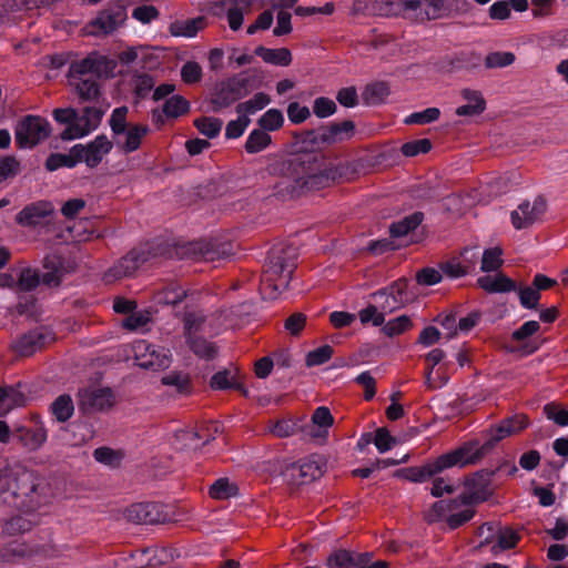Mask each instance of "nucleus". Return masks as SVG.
<instances>
[{
	"label": "nucleus",
	"mask_w": 568,
	"mask_h": 568,
	"mask_svg": "<svg viewBox=\"0 0 568 568\" xmlns=\"http://www.w3.org/2000/svg\"><path fill=\"white\" fill-rule=\"evenodd\" d=\"M483 448L477 443H467L422 466L404 469L403 476L409 481L424 483L446 469L476 463L483 456Z\"/></svg>",
	"instance_id": "obj_1"
},
{
	"label": "nucleus",
	"mask_w": 568,
	"mask_h": 568,
	"mask_svg": "<svg viewBox=\"0 0 568 568\" xmlns=\"http://www.w3.org/2000/svg\"><path fill=\"white\" fill-rule=\"evenodd\" d=\"M293 247H273L267 266L261 280V293L264 298L275 300L287 288L295 267Z\"/></svg>",
	"instance_id": "obj_2"
},
{
	"label": "nucleus",
	"mask_w": 568,
	"mask_h": 568,
	"mask_svg": "<svg viewBox=\"0 0 568 568\" xmlns=\"http://www.w3.org/2000/svg\"><path fill=\"white\" fill-rule=\"evenodd\" d=\"M272 174H283L282 184L287 193L298 194L323 186L328 181L327 174H304V168L295 160H276L268 166Z\"/></svg>",
	"instance_id": "obj_3"
},
{
	"label": "nucleus",
	"mask_w": 568,
	"mask_h": 568,
	"mask_svg": "<svg viewBox=\"0 0 568 568\" xmlns=\"http://www.w3.org/2000/svg\"><path fill=\"white\" fill-rule=\"evenodd\" d=\"M44 271L41 275L37 271L26 268L21 271L17 287L21 292H29L36 288L40 281L49 286H55L60 283L62 275L64 274V267L62 266L59 256H48L43 264Z\"/></svg>",
	"instance_id": "obj_4"
},
{
	"label": "nucleus",
	"mask_w": 568,
	"mask_h": 568,
	"mask_svg": "<svg viewBox=\"0 0 568 568\" xmlns=\"http://www.w3.org/2000/svg\"><path fill=\"white\" fill-rule=\"evenodd\" d=\"M51 132L49 122L37 115H27L18 122L16 142L22 149H30L47 139Z\"/></svg>",
	"instance_id": "obj_5"
},
{
	"label": "nucleus",
	"mask_w": 568,
	"mask_h": 568,
	"mask_svg": "<svg viewBox=\"0 0 568 568\" xmlns=\"http://www.w3.org/2000/svg\"><path fill=\"white\" fill-rule=\"evenodd\" d=\"M493 471L479 470L467 477L464 481V491L459 497L462 505H471L485 501L493 493Z\"/></svg>",
	"instance_id": "obj_6"
},
{
	"label": "nucleus",
	"mask_w": 568,
	"mask_h": 568,
	"mask_svg": "<svg viewBox=\"0 0 568 568\" xmlns=\"http://www.w3.org/2000/svg\"><path fill=\"white\" fill-rule=\"evenodd\" d=\"M132 352L136 365L142 368L164 369L171 364L169 351L156 348L146 341H136L132 344Z\"/></svg>",
	"instance_id": "obj_7"
},
{
	"label": "nucleus",
	"mask_w": 568,
	"mask_h": 568,
	"mask_svg": "<svg viewBox=\"0 0 568 568\" xmlns=\"http://www.w3.org/2000/svg\"><path fill=\"white\" fill-rule=\"evenodd\" d=\"M103 114L104 111L95 106H87L82 115L77 114V120L62 131V140L71 141L90 134L100 125Z\"/></svg>",
	"instance_id": "obj_8"
},
{
	"label": "nucleus",
	"mask_w": 568,
	"mask_h": 568,
	"mask_svg": "<svg viewBox=\"0 0 568 568\" xmlns=\"http://www.w3.org/2000/svg\"><path fill=\"white\" fill-rule=\"evenodd\" d=\"M546 210V201L541 197H537L532 202L525 201L511 211V224L516 230L529 227L541 219Z\"/></svg>",
	"instance_id": "obj_9"
},
{
	"label": "nucleus",
	"mask_w": 568,
	"mask_h": 568,
	"mask_svg": "<svg viewBox=\"0 0 568 568\" xmlns=\"http://www.w3.org/2000/svg\"><path fill=\"white\" fill-rule=\"evenodd\" d=\"M326 462L323 457L313 455L300 460L292 467V476L298 484H307L323 476Z\"/></svg>",
	"instance_id": "obj_10"
},
{
	"label": "nucleus",
	"mask_w": 568,
	"mask_h": 568,
	"mask_svg": "<svg viewBox=\"0 0 568 568\" xmlns=\"http://www.w3.org/2000/svg\"><path fill=\"white\" fill-rule=\"evenodd\" d=\"M444 0H403V14L417 20H430L440 17Z\"/></svg>",
	"instance_id": "obj_11"
},
{
	"label": "nucleus",
	"mask_w": 568,
	"mask_h": 568,
	"mask_svg": "<svg viewBox=\"0 0 568 568\" xmlns=\"http://www.w3.org/2000/svg\"><path fill=\"white\" fill-rule=\"evenodd\" d=\"M111 149L112 142L105 135H98L88 145H74V152H79L81 161H84L91 168L97 166Z\"/></svg>",
	"instance_id": "obj_12"
},
{
	"label": "nucleus",
	"mask_w": 568,
	"mask_h": 568,
	"mask_svg": "<svg viewBox=\"0 0 568 568\" xmlns=\"http://www.w3.org/2000/svg\"><path fill=\"white\" fill-rule=\"evenodd\" d=\"M126 14L122 7L114 6L102 11L91 23L90 32L100 36L116 30L125 20Z\"/></svg>",
	"instance_id": "obj_13"
},
{
	"label": "nucleus",
	"mask_w": 568,
	"mask_h": 568,
	"mask_svg": "<svg viewBox=\"0 0 568 568\" xmlns=\"http://www.w3.org/2000/svg\"><path fill=\"white\" fill-rule=\"evenodd\" d=\"M80 405L90 410H105L114 405V395L106 387H89L79 394Z\"/></svg>",
	"instance_id": "obj_14"
},
{
	"label": "nucleus",
	"mask_w": 568,
	"mask_h": 568,
	"mask_svg": "<svg viewBox=\"0 0 568 568\" xmlns=\"http://www.w3.org/2000/svg\"><path fill=\"white\" fill-rule=\"evenodd\" d=\"M53 334L49 328L41 327L21 336L16 342V349L19 354L29 356L40 349L47 343L53 341Z\"/></svg>",
	"instance_id": "obj_15"
},
{
	"label": "nucleus",
	"mask_w": 568,
	"mask_h": 568,
	"mask_svg": "<svg viewBox=\"0 0 568 568\" xmlns=\"http://www.w3.org/2000/svg\"><path fill=\"white\" fill-rule=\"evenodd\" d=\"M406 288V283L404 281L396 282L392 286L378 291L374 294V298L378 305V307L385 313H392L395 310L399 308L404 303V290Z\"/></svg>",
	"instance_id": "obj_16"
},
{
	"label": "nucleus",
	"mask_w": 568,
	"mask_h": 568,
	"mask_svg": "<svg viewBox=\"0 0 568 568\" xmlns=\"http://www.w3.org/2000/svg\"><path fill=\"white\" fill-rule=\"evenodd\" d=\"M528 425V420L526 416L524 415H516L509 418L504 419L495 427H491L488 433V442L486 445L489 447L494 444L498 443L499 440L519 433L524 428H526Z\"/></svg>",
	"instance_id": "obj_17"
},
{
	"label": "nucleus",
	"mask_w": 568,
	"mask_h": 568,
	"mask_svg": "<svg viewBox=\"0 0 568 568\" xmlns=\"http://www.w3.org/2000/svg\"><path fill=\"white\" fill-rule=\"evenodd\" d=\"M53 212V205L47 201H40L26 206L17 215V222L22 226H36Z\"/></svg>",
	"instance_id": "obj_18"
},
{
	"label": "nucleus",
	"mask_w": 568,
	"mask_h": 568,
	"mask_svg": "<svg viewBox=\"0 0 568 568\" xmlns=\"http://www.w3.org/2000/svg\"><path fill=\"white\" fill-rule=\"evenodd\" d=\"M333 423L334 417L329 409L326 406H320L314 410L306 433L312 438L325 439Z\"/></svg>",
	"instance_id": "obj_19"
},
{
	"label": "nucleus",
	"mask_w": 568,
	"mask_h": 568,
	"mask_svg": "<svg viewBox=\"0 0 568 568\" xmlns=\"http://www.w3.org/2000/svg\"><path fill=\"white\" fill-rule=\"evenodd\" d=\"M142 261L136 252H130L104 274V281L112 283L119 278L132 275Z\"/></svg>",
	"instance_id": "obj_20"
},
{
	"label": "nucleus",
	"mask_w": 568,
	"mask_h": 568,
	"mask_svg": "<svg viewBox=\"0 0 568 568\" xmlns=\"http://www.w3.org/2000/svg\"><path fill=\"white\" fill-rule=\"evenodd\" d=\"M460 95L463 100L466 101V103L456 109V114L458 116L473 118L481 114L485 111L486 102L481 92L464 89L460 92Z\"/></svg>",
	"instance_id": "obj_21"
},
{
	"label": "nucleus",
	"mask_w": 568,
	"mask_h": 568,
	"mask_svg": "<svg viewBox=\"0 0 568 568\" xmlns=\"http://www.w3.org/2000/svg\"><path fill=\"white\" fill-rule=\"evenodd\" d=\"M520 183V174L518 172H505L495 175L486 183L489 196H498L507 193Z\"/></svg>",
	"instance_id": "obj_22"
},
{
	"label": "nucleus",
	"mask_w": 568,
	"mask_h": 568,
	"mask_svg": "<svg viewBox=\"0 0 568 568\" xmlns=\"http://www.w3.org/2000/svg\"><path fill=\"white\" fill-rule=\"evenodd\" d=\"M241 98L240 91L235 88L234 82L222 83L210 101L209 110L217 112Z\"/></svg>",
	"instance_id": "obj_23"
},
{
	"label": "nucleus",
	"mask_w": 568,
	"mask_h": 568,
	"mask_svg": "<svg viewBox=\"0 0 568 568\" xmlns=\"http://www.w3.org/2000/svg\"><path fill=\"white\" fill-rule=\"evenodd\" d=\"M148 131V128L144 125H132L125 129L124 133L120 136H115V143L125 153H131L140 148L141 141Z\"/></svg>",
	"instance_id": "obj_24"
},
{
	"label": "nucleus",
	"mask_w": 568,
	"mask_h": 568,
	"mask_svg": "<svg viewBox=\"0 0 568 568\" xmlns=\"http://www.w3.org/2000/svg\"><path fill=\"white\" fill-rule=\"evenodd\" d=\"M125 515L129 520L135 524H154L160 519L156 506L151 503L131 505Z\"/></svg>",
	"instance_id": "obj_25"
},
{
	"label": "nucleus",
	"mask_w": 568,
	"mask_h": 568,
	"mask_svg": "<svg viewBox=\"0 0 568 568\" xmlns=\"http://www.w3.org/2000/svg\"><path fill=\"white\" fill-rule=\"evenodd\" d=\"M205 27V19L197 17L189 20L173 21L169 31L173 37L194 38Z\"/></svg>",
	"instance_id": "obj_26"
},
{
	"label": "nucleus",
	"mask_w": 568,
	"mask_h": 568,
	"mask_svg": "<svg viewBox=\"0 0 568 568\" xmlns=\"http://www.w3.org/2000/svg\"><path fill=\"white\" fill-rule=\"evenodd\" d=\"M254 0H233L227 8L226 19L233 31L241 29L244 16L251 12Z\"/></svg>",
	"instance_id": "obj_27"
},
{
	"label": "nucleus",
	"mask_w": 568,
	"mask_h": 568,
	"mask_svg": "<svg viewBox=\"0 0 568 568\" xmlns=\"http://www.w3.org/2000/svg\"><path fill=\"white\" fill-rule=\"evenodd\" d=\"M477 283L488 293H504L516 290L515 283L504 274L485 275L479 277Z\"/></svg>",
	"instance_id": "obj_28"
},
{
	"label": "nucleus",
	"mask_w": 568,
	"mask_h": 568,
	"mask_svg": "<svg viewBox=\"0 0 568 568\" xmlns=\"http://www.w3.org/2000/svg\"><path fill=\"white\" fill-rule=\"evenodd\" d=\"M255 53L262 58L264 62L274 65L287 67L292 62L291 51L286 48L268 49L258 47Z\"/></svg>",
	"instance_id": "obj_29"
},
{
	"label": "nucleus",
	"mask_w": 568,
	"mask_h": 568,
	"mask_svg": "<svg viewBox=\"0 0 568 568\" xmlns=\"http://www.w3.org/2000/svg\"><path fill=\"white\" fill-rule=\"evenodd\" d=\"M186 296V291L178 283H169L154 294V301L163 305H175Z\"/></svg>",
	"instance_id": "obj_30"
},
{
	"label": "nucleus",
	"mask_w": 568,
	"mask_h": 568,
	"mask_svg": "<svg viewBox=\"0 0 568 568\" xmlns=\"http://www.w3.org/2000/svg\"><path fill=\"white\" fill-rule=\"evenodd\" d=\"M24 396L13 387H0V416L24 404Z\"/></svg>",
	"instance_id": "obj_31"
},
{
	"label": "nucleus",
	"mask_w": 568,
	"mask_h": 568,
	"mask_svg": "<svg viewBox=\"0 0 568 568\" xmlns=\"http://www.w3.org/2000/svg\"><path fill=\"white\" fill-rule=\"evenodd\" d=\"M70 83L82 101H91L99 94V87L91 77L70 79Z\"/></svg>",
	"instance_id": "obj_32"
},
{
	"label": "nucleus",
	"mask_w": 568,
	"mask_h": 568,
	"mask_svg": "<svg viewBox=\"0 0 568 568\" xmlns=\"http://www.w3.org/2000/svg\"><path fill=\"white\" fill-rule=\"evenodd\" d=\"M50 409L58 422H67L74 413L73 400L69 395H60L51 404Z\"/></svg>",
	"instance_id": "obj_33"
},
{
	"label": "nucleus",
	"mask_w": 568,
	"mask_h": 568,
	"mask_svg": "<svg viewBox=\"0 0 568 568\" xmlns=\"http://www.w3.org/2000/svg\"><path fill=\"white\" fill-rule=\"evenodd\" d=\"M81 161L79 152H74V146L68 154L55 153L50 155L45 161V168L49 171H55L59 168H73Z\"/></svg>",
	"instance_id": "obj_34"
},
{
	"label": "nucleus",
	"mask_w": 568,
	"mask_h": 568,
	"mask_svg": "<svg viewBox=\"0 0 568 568\" xmlns=\"http://www.w3.org/2000/svg\"><path fill=\"white\" fill-rule=\"evenodd\" d=\"M423 221L422 213H413L399 222L393 223L389 227L393 237H402L414 231Z\"/></svg>",
	"instance_id": "obj_35"
},
{
	"label": "nucleus",
	"mask_w": 568,
	"mask_h": 568,
	"mask_svg": "<svg viewBox=\"0 0 568 568\" xmlns=\"http://www.w3.org/2000/svg\"><path fill=\"white\" fill-rule=\"evenodd\" d=\"M98 72V59L94 57H87L80 61H77L70 67V79L77 80V78H93V74Z\"/></svg>",
	"instance_id": "obj_36"
},
{
	"label": "nucleus",
	"mask_w": 568,
	"mask_h": 568,
	"mask_svg": "<svg viewBox=\"0 0 568 568\" xmlns=\"http://www.w3.org/2000/svg\"><path fill=\"white\" fill-rule=\"evenodd\" d=\"M237 372L234 369H223L215 373L210 382L213 389H227V388H241L237 383Z\"/></svg>",
	"instance_id": "obj_37"
},
{
	"label": "nucleus",
	"mask_w": 568,
	"mask_h": 568,
	"mask_svg": "<svg viewBox=\"0 0 568 568\" xmlns=\"http://www.w3.org/2000/svg\"><path fill=\"white\" fill-rule=\"evenodd\" d=\"M458 504V500L436 501L429 509L425 511V518L429 523L438 521L442 519H445L447 521V516L449 515V511L456 509Z\"/></svg>",
	"instance_id": "obj_38"
},
{
	"label": "nucleus",
	"mask_w": 568,
	"mask_h": 568,
	"mask_svg": "<svg viewBox=\"0 0 568 568\" xmlns=\"http://www.w3.org/2000/svg\"><path fill=\"white\" fill-rule=\"evenodd\" d=\"M190 110L189 101L182 95L174 94L168 98L163 104V112L168 118H179Z\"/></svg>",
	"instance_id": "obj_39"
},
{
	"label": "nucleus",
	"mask_w": 568,
	"mask_h": 568,
	"mask_svg": "<svg viewBox=\"0 0 568 568\" xmlns=\"http://www.w3.org/2000/svg\"><path fill=\"white\" fill-rule=\"evenodd\" d=\"M237 485L229 478H220L210 488V496L214 499H227L236 496Z\"/></svg>",
	"instance_id": "obj_40"
},
{
	"label": "nucleus",
	"mask_w": 568,
	"mask_h": 568,
	"mask_svg": "<svg viewBox=\"0 0 568 568\" xmlns=\"http://www.w3.org/2000/svg\"><path fill=\"white\" fill-rule=\"evenodd\" d=\"M271 135L262 130H253L245 142L247 153H257L266 149L271 144Z\"/></svg>",
	"instance_id": "obj_41"
},
{
	"label": "nucleus",
	"mask_w": 568,
	"mask_h": 568,
	"mask_svg": "<svg viewBox=\"0 0 568 568\" xmlns=\"http://www.w3.org/2000/svg\"><path fill=\"white\" fill-rule=\"evenodd\" d=\"M503 262V250L499 246L487 248L481 256L480 270L486 273L497 271Z\"/></svg>",
	"instance_id": "obj_42"
},
{
	"label": "nucleus",
	"mask_w": 568,
	"mask_h": 568,
	"mask_svg": "<svg viewBox=\"0 0 568 568\" xmlns=\"http://www.w3.org/2000/svg\"><path fill=\"white\" fill-rule=\"evenodd\" d=\"M270 98L265 93H256L252 99L237 104L236 112L239 114H245L248 116L250 114H254L257 111L264 109L270 103Z\"/></svg>",
	"instance_id": "obj_43"
},
{
	"label": "nucleus",
	"mask_w": 568,
	"mask_h": 568,
	"mask_svg": "<svg viewBox=\"0 0 568 568\" xmlns=\"http://www.w3.org/2000/svg\"><path fill=\"white\" fill-rule=\"evenodd\" d=\"M444 356V352L439 348H434L426 355V361L432 364L430 371L427 373L426 376V383L430 388H439L447 383V378L445 377H440V381L436 382L432 376L434 372V366L440 363Z\"/></svg>",
	"instance_id": "obj_44"
},
{
	"label": "nucleus",
	"mask_w": 568,
	"mask_h": 568,
	"mask_svg": "<svg viewBox=\"0 0 568 568\" xmlns=\"http://www.w3.org/2000/svg\"><path fill=\"white\" fill-rule=\"evenodd\" d=\"M194 124L201 134L212 139L219 135L223 122L216 118L205 116L195 120Z\"/></svg>",
	"instance_id": "obj_45"
},
{
	"label": "nucleus",
	"mask_w": 568,
	"mask_h": 568,
	"mask_svg": "<svg viewBox=\"0 0 568 568\" xmlns=\"http://www.w3.org/2000/svg\"><path fill=\"white\" fill-rule=\"evenodd\" d=\"M413 326L412 320L407 315H402L396 318L389 320L384 326L383 332L389 336H396L410 329Z\"/></svg>",
	"instance_id": "obj_46"
},
{
	"label": "nucleus",
	"mask_w": 568,
	"mask_h": 568,
	"mask_svg": "<svg viewBox=\"0 0 568 568\" xmlns=\"http://www.w3.org/2000/svg\"><path fill=\"white\" fill-rule=\"evenodd\" d=\"M20 172V162L12 155L0 158V183L13 179Z\"/></svg>",
	"instance_id": "obj_47"
},
{
	"label": "nucleus",
	"mask_w": 568,
	"mask_h": 568,
	"mask_svg": "<svg viewBox=\"0 0 568 568\" xmlns=\"http://www.w3.org/2000/svg\"><path fill=\"white\" fill-rule=\"evenodd\" d=\"M283 113L277 109L267 110L258 120L260 126L267 131H275L280 129L283 125Z\"/></svg>",
	"instance_id": "obj_48"
},
{
	"label": "nucleus",
	"mask_w": 568,
	"mask_h": 568,
	"mask_svg": "<svg viewBox=\"0 0 568 568\" xmlns=\"http://www.w3.org/2000/svg\"><path fill=\"white\" fill-rule=\"evenodd\" d=\"M515 62V54L508 51L490 52L485 58V65L487 68H505Z\"/></svg>",
	"instance_id": "obj_49"
},
{
	"label": "nucleus",
	"mask_w": 568,
	"mask_h": 568,
	"mask_svg": "<svg viewBox=\"0 0 568 568\" xmlns=\"http://www.w3.org/2000/svg\"><path fill=\"white\" fill-rule=\"evenodd\" d=\"M151 321V315L146 311H132L123 321L122 326L130 331L144 327Z\"/></svg>",
	"instance_id": "obj_50"
},
{
	"label": "nucleus",
	"mask_w": 568,
	"mask_h": 568,
	"mask_svg": "<svg viewBox=\"0 0 568 568\" xmlns=\"http://www.w3.org/2000/svg\"><path fill=\"white\" fill-rule=\"evenodd\" d=\"M518 296L520 305L528 310L536 308L540 300V293L534 285L518 287Z\"/></svg>",
	"instance_id": "obj_51"
},
{
	"label": "nucleus",
	"mask_w": 568,
	"mask_h": 568,
	"mask_svg": "<svg viewBox=\"0 0 568 568\" xmlns=\"http://www.w3.org/2000/svg\"><path fill=\"white\" fill-rule=\"evenodd\" d=\"M128 108L120 106L112 111L109 123L115 136H120L126 129Z\"/></svg>",
	"instance_id": "obj_52"
},
{
	"label": "nucleus",
	"mask_w": 568,
	"mask_h": 568,
	"mask_svg": "<svg viewBox=\"0 0 568 568\" xmlns=\"http://www.w3.org/2000/svg\"><path fill=\"white\" fill-rule=\"evenodd\" d=\"M438 108H428L419 112H414L405 119L407 124H427L439 118Z\"/></svg>",
	"instance_id": "obj_53"
},
{
	"label": "nucleus",
	"mask_w": 568,
	"mask_h": 568,
	"mask_svg": "<svg viewBox=\"0 0 568 568\" xmlns=\"http://www.w3.org/2000/svg\"><path fill=\"white\" fill-rule=\"evenodd\" d=\"M354 556L347 550H337L327 559L328 568H354Z\"/></svg>",
	"instance_id": "obj_54"
},
{
	"label": "nucleus",
	"mask_w": 568,
	"mask_h": 568,
	"mask_svg": "<svg viewBox=\"0 0 568 568\" xmlns=\"http://www.w3.org/2000/svg\"><path fill=\"white\" fill-rule=\"evenodd\" d=\"M385 313L376 305H369L359 312V320L363 324L379 326L385 321Z\"/></svg>",
	"instance_id": "obj_55"
},
{
	"label": "nucleus",
	"mask_w": 568,
	"mask_h": 568,
	"mask_svg": "<svg viewBox=\"0 0 568 568\" xmlns=\"http://www.w3.org/2000/svg\"><path fill=\"white\" fill-rule=\"evenodd\" d=\"M251 120L245 114H239L236 120H232L227 123L225 128V136L227 139H237L240 138L248 126Z\"/></svg>",
	"instance_id": "obj_56"
},
{
	"label": "nucleus",
	"mask_w": 568,
	"mask_h": 568,
	"mask_svg": "<svg viewBox=\"0 0 568 568\" xmlns=\"http://www.w3.org/2000/svg\"><path fill=\"white\" fill-rule=\"evenodd\" d=\"M203 71L201 65L194 61H187L181 69V78L184 83L193 84L201 81Z\"/></svg>",
	"instance_id": "obj_57"
},
{
	"label": "nucleus",
	"mask_w": 568,
	"mask_h": 568,
	"mask_svg": "<svg viewBox=\"0 0 568 568\" xmlns=\"http://www.w3.org/2000/svg\"><path fill=\"white\" fill-rule=\"evenodd\" d=\"M397 443L398 440L393 437L386 428L381 427L376 430L374 444L381 454L388 452Z\"/></svg>",
	"instance_id": "obj_58"
},
{
	"label": "nucleus",
	"mask_w": 568,
	"mask_h": 568,
	"mask_svg": "<svg viewBox=\"0 0 568 568\" xmlns=\"http://www.w3.org/2000/svg\"><path fill=\"white\" fill-rule=\"evenodd\" d=\"M333 355V348L329 345L320 346L311 351L306 356L307 366H317L326 363Z\"/></svg>",
	"instance_id": "obj_59"
},
{
	"label": "nucleus",
	"mask_w": 568,
	"mask_h": 568,
	"mask_svg": "<svg viewBox=\"0 0 568 568\" xmlns=\"http://www.w3.org/2000/svg\"><path fill=\"white\" fill-rule=\"evenodd\" d=\"M473 516L474 509L470 505H464V508L459 511H455V509L449 511V515L447 516V524L450 528L455 529L470 520Z\"/></svg>",
	"instance_id": "obj_60"
},
{
	"label": "nucleus",
	"mask_w": 568,
	"mask_h": 568,
	"mask_svg": "<svg viewBox=\"0 0 568 568\" xmlns=\"http://www.w3.org/2000/svg\"><path fill=\"white\" fill-rule=\"evenodd\" d=\"M158 17L159 10L151 4L139 6L132 10V18L143 24L151 23Z\"/></svg>",
	"instance_id": "obj_61"
},
{
	"label": "nucleus",
	"mask_w": 568,
	"mask_h": 568,
	"mask_svg": "<svg viewBox=\"0 0 568 568\" xmlns=\"http://www.w3.org/2000/svg\"><path fill=\"white\" fill-rule=\"evenodd\" d=\"M294 430L295 424L291 420H275L270 422L267 425V432L278 438L288 437L294 434Z\"/></svg>",
	"instance_id": "obj_62"
},
{
	"label": "nucleus",
	"mask_w": 568,
	"mask_h": 568,
	"mask_svg": "<svg viewBox=\"0 0 568 568\" xmlns=\"http://www.w3.org/2000/svg\"><path fill=\"white\" fill-rule=\"evenodd\" d=\"M189 377L185 374L171 372L163 376L162 383L168 386H172L179 393H184L189 388Z\"/></svg>",
	"instance_id": "obj_63"
},
{
	"label": "nucleus",
	"mask_w": 568,
	"mask_h": 568,
	"mask_svg": "<svg viewBox=\"0 0 568 568\" xmlns=\"http://www.w3.org/2000/svg\"><path fill=\"white\" fill-rule=\"evenodd\" d=\"M442 275L449 278H458L467 274V267L457 258L447 261L440 265Z\"/></svg>",
	"instance_id": "obj_64"
}]
</instances>
